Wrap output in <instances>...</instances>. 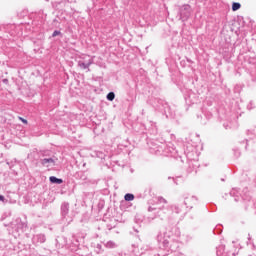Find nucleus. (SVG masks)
Instances as JSON below:
<instances>
[{
    "label": "nucleus",
    "instance_id": "obj_10",
    "mask_svg": "<svg viewBox=\"0 0 256 256\" xmlns=\"http://www.w3.org/2000/svg\"><path fill=\"white\" fill-rule=\"evenodd\" d=\"M60 34H61V32L56 30L53 32L52 37H57V35H60Z\"/></svg>",
    "mask_w": 256,
    "mask_h": 256
},
{
    "label": "nucleus",
    "instance_id": "obj_3",
    "mask_svg": "<svg viewBox=\"0 0 256 256\" xmlns=\"http://www.w3.org/2000/svg\"><path fill=\"white\" fill-rule=\"evenodd\" d=\"M62 217H65L69 213V204L64 203L61 206Z\"/></svg>",
    "mask_w": 256,
    "mask_h": 256
},
{
    "label": "nucleus",
    "instance_id": "obj_1",
    "mask_svg": "<svg viewBox=\"0 0 256 256\" xmlns=\"http://www.w3.org/2000/svg\"><path fill=\"white\" fill-rule=\"evenodd\" d=\"M76 60L80 69H88L89 71V67L93 65V56L87 54H81L77 56Z\"/></svg>",
    "mask_w": 256,
    "mask_h": 256
},
{
    "label": "nucleus",
    "instance_id": "obj_18",
    "mask_svg": "<svg viewBox=\"0 0 256 256\" xmlns=\"http://www.w3.org/2000/svg\"><path fill=\"white\" fill-rule=\"evenodd\" d=\"M186 205H187V201H185Z\"/></svg>",
    "mask_w": 256,
    "mask_h": 256
},
{
    "label": "nucleus",
    "instance_id": "obj_9",
    "mask_svg": "<svg viewBox=\"0 0 256 256\" xmlns=\"http://www.w3.org/2000/svg\"><path fill=\"white\" fill-rule=\"evenodd\" d=\"M18 119L20 121H22V123H24V125H27V120L26 119H24L23 117H18Z\"/></svg>",
    "mask_w": 256,
    "mask_h": 256
},
{
    "label": "nucleus",
    "instance_id": "obj_14",
    "mask_svg": "<svg viewBox=\"0 0 256 256\" xmlns=\"http://www.w3.org/2000/svg\"><path fill=\"white\" fill-rule=\"evenodd\" d=\"M164 243H165L166 247H168V245H169V242H164Z\"/></svg>",
    "mask_w": 256,
    "mask_h": 256
},
{
    "label": "nucleus",
    "instance_id": "obj_12",
    "mask_svg": "<svg viewBox=\"0 0 256 256\" xmlns=\"http://www.w3.org/2000/svg\"><path fill=\"white\" fill-rule=\"evenodd\" d=\"M0 201H5V196L0 195Z\"/></svg>",
    "mask_w": 256,
    "mask_h": 256
},
{
    "label": "nucleus",
    "instance_id": "obj_17",
    "mask_svg": "<svg viewBox=\"0 0 256 256\" xmlns=\"http://www.w3.org/2000/svg\"><path fill=\"white\" fill-rule=\"evenodd\" d=\"M170 249H173V246H170Z\"/></svg>",
    "mask_w": 256,
    "mask_h": 256
},
{
    "label": "nucleus",
    "instance_id": "obj_15",
    "mask_svg": "<svg viewBox=\"0 0 256 256\" xmlns=\"http://www.w3.org/2000/svg\"><path fill=\"white\" fill-rule=\"evenodd\" d=\"M186 7V9H189V6L187 5V6H185Z\"/></svg>",
    "mask_w": 256,
    "mask_h": 256
},
{
    "label": "nucleus",
    "instance_id": "obj_4",
    "mask_svg": "<svg viewBox=\"0 0 256 256\" xmlns=\"http://www.w3.org/2000/svg\"><path fill=\"white\" fill-rule=\"evenodd\" d=\"M49 179H50L51 183H56L57 185H61V183H63V180H61L55 176H51Z\"/></svg>",
    "mask_w": 256,
    "mask_h": 256
},
{
    "label": "nucleus",
    "instance_id": "obj_11",
    "mask_svg": "<svg viewBox=\"0 0 256 256\" xmlns=\"http://www.w3.org/2000/svg\"><path fill=\"white\" fill-rule=\"evenodd\" d=\"M159 203H167V200H165L164 198H159Z\"/></svg>",
    "mask_w": 256,
    "mask_h": 256
},
{
    "label": "nucleus",
    "instance_id": "obj_5",
    "mask_svg": "<svg viewBox=\"0 0 256 256\" xmlns=\"http://www.w3.org/2000/svg\"><path fill=\"white\" fill-rule=\"evenodd\" d=\"M105 247H107V249H115V247H117V244L113 241H108L105 243Z\"/></svg>",
    "mask_w": 256,
    "mask_h": 256
},
{
    "label": "nucleus",
    "instance_id": "obj_8",
    "mask_svg": "<svg viewBox=\"0 0 256 256\" xmlns=\"http://www.w3.org/2000/svg\"><path fill=\"white\" fill-rule=\"evenodd\" d=\"M107 99H108V101H113V99H115V93H113V92L108 93Z\"/></svg>",
    "mask_w": 256,
    "mask_h": 256
},
{
    "label": "nucleus",
    "instance_id": "obj_2",
    "mask_svg": "<svg viewBox=\"0 0 256 256\" xmlns=\"http://www.w3.org/2000/svg\"><path fill=\"white\" fill-rule=\"evenodd\" d=\"M41 163L44 167H52V165H55V160L52 158H44L41 160Z\"/></svg>",
    "mask_w": 256,
    "mask_h": 256
},
{
    "label": "nucleus",
    "instance_id": "obj_7",
    "mask_svg": "<svg viewBox=\"0 0 256 256\" xmlns=\"http://www.w3.org/2000/svg\"><path fill=\"white\" fill-rule=\"evenodd\" d=\"M124 199L125 201H133V199H135V196L133 194L128 193L124 196Z\"/></svg>",
    "mask_w": 256,
    "mask_h": 256
},
{
    "label": "nucleus",
    "instance_id": "obj_13",
    "mask_svg": "<svg viewBox=\"0 0 256 256\" xmlns=\"http://www.w3.org/2000/svg\"><path fill=\"white\" fill-rule=\"evenodd\" d=\"M148 211H155V209L152 208V207H150V208L148 209Z\"/></svg>",
    "mask_w": 256,
    "mask_h": 256
},
{
    "label": "nucleus",
    "instance_id": "obj_16",
    "mask_svg": "<svg viewBox=\"0 0 256 256\" xmlns=\"http://www.w3.org/2000/svg\"><path fill=\"white\" fill-rule=\"evenodd\" d=\"M191 199L195 200V197H192Z\"/></svg>",
    "mask_w": 256,
    "mask_h": 256
},
{
    "label": "nucleus",
    "instance_id": "obj_6",
    "mask_svg": "<svg viewBox=\"0 0 256 256\" xmlns=\"http://www.w3.org/2000/svg\"><path fill=\"white\" fill-rule=\"evenodd\" d=\"M239 9H241V4L237 3V2H234L232 4V11H239Z\"/></svg>",
    "mask_w": 256,
    "mask_h": 256
}]
</instances>
